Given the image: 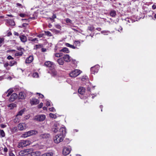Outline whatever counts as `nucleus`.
<instances>
[{
  "mask_svg": "<svg viewBox=\"0 0 156 156\" xmlns=\"http://www.w3.org/2000/svg\"><path fill=\"white\" fill-rule=\"evenodd\" d=\"M40 137L44 140H47L51 139V136L48 133H44L40 135Z\"/></svg>",
  "mask_w": 156,
  "mask_h": 156,
  "instance_id": "nucleus-8",
  "label": "nucleus"
},
{
  "mask_svg": "<svg viewBox=\"0 0 156 156\" xmlns=\"http://www.w3.org/2000/svg\"><path fill=\"white\" fill-rule=\"evenodd\" d=\"M99 68V66L98 65H96L95 66L91 67L90 69L91 73L94 74L97 73L98 72Z\"/></svg>",
  "mask_w": 156,
  "mask_h": 156,
  "instance_id": "nucleus-9",
  "label": "nucleus"
},
{
  "mask_svg": "<svg viewBox=\"0 0 156 156\" xmlns=\"http://www.w3.org/2000/svg\"><path fill=\"white\" fill-rule=\"evenodd\" d=\"M29 151H28V154L26 156H39L41 154L40 151H33L32 149H28Z\"/></svg>",
  "mask_w": 156,
  "mask_h": 156,
  "instance_id": "nucleus-1",
  "label": "nucleus"
},
{
  "mask_svg": "<svg viewBox=\"0 0 156 156\" xmlns=\"http://www.w3.org/2000/svg\"><path fill=\"white\" fill-rule=\"evenodd\" d=\"M17 128L16 127H14L12 128L11 131L12 132H15L17 131Z\"/></svg>",
  "mask_w": 156,
  "mask_h": 156,
  "instance_id": "nucleus-43",
  "label": "nucleus"
},
{
  "mask_svg": "<svg viewBox=\"0 0 156 156\" xmlns=\"http://www.w3.org/2000/svg\"><path fill=\"white\" fill-rule=\"evenodd\" d=\"M17 49L20 51H22L23 52V51H24V49L23 48H20V47H19L17 48Z\"/></svg>",
  "mask_w": 156,
  "mask_h": 156,
  "instance_id": "nucleus-49",
  "label": "nucleus"
},
{
  "mask_svg": "<svg viewBox=\"0 0 156 156\" xmlns=\"http://www.w3.org/2000/svg\"><path fill=\"white\" fill-rule=\"evenodd\" d=\"M9 65L8 63H6L4 64V66L6 68H7V67L9 66Z\"/></svg>",
  "mask_w": 156,
  "mask_h": 156,
  "instance_id": "nucleus-58",
  "label": "nucleus"
},
{
  "mask_svg": "<svg viewBox=\"0 0 156 156\" xmlns=\"http://www.w3.org/2000/svg\"><path fill=\"white\" fill-rule=\"evenodd\" d=\"M152 8L153 9H156V5H153L152 6Z\"/></svg>",
  "mask_w": 156,
  "mask_h": 156,
  "instance_id": "nucleus-63",
  "label": "nucleus"
},
{
  "mask_svg": "<svg viewBox=\"0 0 156 156\" xmlns=\"http://www.w3.org/2000/svg\"><path fill=\"white\" fill-rule=\"evenodd\" d=\"M43 105V103H40V104L38 105V108H41L42 107Z\"/></svg>",
  "mask_w": 156,
  "mask_h": 156,
  "instance_id": "nucleus-50",
  "label": "nucleus"
},
{
  "mask_svg": "<svg viewBox=\"0 0 156 156\" xmlns=\"http://www.w3.org/2000/svg\"><path fill=\"white\" fill-rule=\"evenodd\" d=\"M18 128L20 130H23L26 129V124L23 123H20L18 125Z\"/></svg>",
  "mask_w": 156,
  "mask_h": 156,
  "instance_id": "nucleus-13",
  "label": "nucleus"
},
{
  "mask_svg": "<svg viewBox=\"0 0 156 156\" xmlns=\"http://www.w3.org/2000/svg\"><path fill=\"white\" fill-rule=\"evenodd\" d=\"M28 40L29 41H31L32 42H35V41H38V39L37 38H35L33 39L32 40H30V39H28Z\"/></svg>",
  "mask_w": 156,
  "mask_h": 156,
  "instance_id": "nucleus-46",
  "label": "nucleus"
},
{
  "mask_svg": "<svg viewBox=\"0 0 156 156\" xmlns=\"http://www.w3.org/2000/svg\"><path fill=\"white\" fill-rule=\"evenodd\" d=\"M13 34L14 35L17 36H18L19 35L18 33L15 31L14 32Z\"/></svg>",
  "mask_w": 156,
  "mask_h": 156,
  "instance_id": "nucleus-62",
  "label": "nucleus"
},
{
  "mask_svg": "<svg viewBox=\"0 0 156 156\" xmlns=\"http://www.w3.org/2000/svg\"><path fill=\"white\" fill-rule=\"evenodd\" d=\"M0 136L2 137H5V133L3 130L0 129Z\"/></svg>",
  "mask_w": 156,
  "mask_h": 156,
  "instance_id": "nucleus-32",
  "label": "nucleus"
},
{
  "mask_svg": "<svg viewBox=\"0 0 156 156\" xmlns=\"http://www.w3.org/2000/svg\"><path fill=\"white\" fill-rule=\"evenodd\" d=\"M70 147H65L63 150L62 154L64 155H67L70 153Z\"/></svg>",
  "mask_w": 156,
  "mask_h": 156,
  "instance_id": "nucleus-11",
  "label": "nucleus"
},
{
  "mask_svg": "<svg viewBox=\"0 0 156 156\" xmlns=\"http://www.w3.org/2000/svg\"><path fill=\"white\" fill-rule=\"evenodd\" d=\"M17 94L16 93H13L10 96L9 99L10 102H12L15 100L17 98Z\"/></svg>",
  "mask_w": 156,
  "mask_h": 156,
  "instance_id": "nucleus-12",
  "label": "nucleus"
},
{
  "mask_svg": "<svg viewBox=\"0 0 156 156\" xmlns=\"http://www.w3.org/2000/svg\"><path fill=\"white\" fill-rule=\"evenodd\" d=\"M85 89L83 87L80 88L78 90L79 93L81 94H83L85 92Z\"/></svg>",
  "mask_w": 156,
  "mask_h": 156,
  "instance_id": "nucleus-23",
  "label": "nucleus"
},
{
  "mask_svg": "<svg viewBox=\"0 0 156 156\" xmlns=\"http://www.w3.org/2000/svg\"><path fill=\"white\" fill-rule=\"evenodd\" d=\"M125 20L127 22L126 23L127 24H128V23H133V22H135V21H133L131 19L129 18L125 19Z\"/></svg>",
  "mask_w": 156,
  "mask_h": 156,
  "instance_id": "nucleus-30",
  "label": "nucleus"
},
{
  "mask_svg": "<svg viewBox=\"0 0 156 156\" xmlns=\"http://www.w3.org/2000/svg\"><path fill=\"white\" fill-rule=\"evenodd\" d=\"M59 131L60 132L62 133L59 134L65 137L66 133V128L65 127H62L60 129Z\"/></svg>",
  "mask_w": 156,
  "mask_h": 156,
  "instance_id": "nucleus-15",
  "label": "nucleus"
},
{
  "mask_svg": "<svg viewBox=\"0 0 156 156\" xmlns=\"http://www.w3.org/2000/svg\"><path fill=\"white\" fill-rule=\"evenodd\" d=\"M30 141L28 140H21L19 142L18 147L19 148L23 147L30 145Z\"/></svg>",
  "mask_w": 156,
  "mask_h": 156,
  "instance_id": "nucleus-2",
  "label": "nucleus"
},
{
  "mask_svg": "<svg viewBox=\"0 0 156 156\" xmlns=\"http://www.w3.org/2000/svg\"><path fill=\"white\" fill-rule=\"evenodd\" d=\"M60 51H62L63 52H64L65 53H69V51L68 49L66 47L63 48L62 49L60 50Z\"/></svg>",
  "mask_w": 156,
  "mask_h": 156,
  "instance_id": "nucleus-27",
  "label": "nucleus"
},
{
  "mask_svg": "<svg viewBox=\"0 0 156 156\" xmlns=\"http://www.w3.org/2000/svg\"><path fill=\"white\" fill-rule=\"evenodd\" d=\"M8 149L6 147H5L4 149V151L5 153L7 152L8 151Z\"/></svg>",
  "mask_w": 156,
  "mask_h": 156,
  "instance_id": "nucleus-60",
  "label": "nucleus"
},
{
  "mask_svg": "<svg viewBox=\"0 0 156 156\" xmlns=\"http://www.w3.org/2000/svg\"><path fill=\"white\" fill-rule=\"evenodd\" d=\"M94 29V27L93 26H90L88 27V30L90 31L93 30Z\"/></svg>",
  "mask_w": 156,
  "mask_h": 156,
  "instance_id": "nucleus-42",
  "label": "nucleus"
},
{
  "mask_svg": "<svg viewBox=\"0 0 156 156\" xmlns=\"http://www.w3.org/2000/svg\"><path fill=\"white\" fill-rule=\"evenodd\" d=\"M7 59L9 60L13 59V58L11 56L9 55L7 57Z\"/></svg>",
  "mask_w": 156,
  "mask_h": 156,
  "instance_id": "nucleus-53",
  "label": "nucleus"
},
{
  "mask_svg": "<svg viewBox=\"0 0 156 156\" xmlns=\"http://www.w3.org/2000/svg\"><path fill=\"white\" fill-rule=\"evenodd\" d=\"M65 45L67 47H70L73 49H76V48H77L76 47L74 46H73V45H71L69 43H65Z\"/></svg>",
  "mask_w": 156,
  "mask_h": 156,
  "instance_id": "nucleus-25",
  "label": "nucleus"
},
{
  "mask_svg": "<svg viewBox=\"0 0 156 156\" xmlns=\"http://www.w3.org/2000/svg\"><path fill=\"white\" fill-rule=\"evenodd\" d=\"M22 137H25V138L27 137L29 135H28V132H26L25 133H24L22 135Z\"/></svg>",
  "mask_w": 156,
  "mask_h": 156,
  "instance_id": "nucleus-40",
  "label": "nucleus"
},
{
  "mask_svg": "<svg viewBox=\"0 0 156 156\" xmlns=\"http://www.w3.org/2000/svg\"><path fill=\"white\" fill-rule=\"evenodd\" d=\"M51 71L50 72H49L51 76L54 77H55L57 75V72L56 70L54 69L51 70Z\"/></svg>",
  "mask_w": 156,
  "mask_h": 156,
  "instance_id": "nucleus-21",
  "label": "nucleus"
},
{
  "mask_svg": "<svg viewBox=\"0 0 156 156\" xmlns=\"http://www.w3.org/2000/svg\"><path fill=\"white\" fill-rule=\"evenodd\" d=\"M13 90H7V92H9L11 94L13 92Z\"/></svg>",
  "mask_w": 156,
  "mask_h": 156,
  "instance_id": "nucleus-64",
  "label": "nucleus"
},
{
  "mask_svg": "<svg viewBox=\"0 0 156 156\" xmlns=\"http://www.w3.org/2000/svg\"><path fill=\"white\" fill-rule=\"evenodd\" d=\"M54 153L52 152L46 153L41 155V156H53Z\"/></svg>",
  "mask_w": 156,
  "mask_h": 156,
  "instance_id": "nucleus-22",
  "label": "nucleus"
},
{
  "mask_svg": "<svg viewBox=\"0 0 156 156\" xmlns=\"http://www.w3.org/2000/svg\"><path fill=\"white\" fill-rule=\"evenodd\" d=\"M49 116L50 117L54 119L56 118V115L51 113L49 114Z\"/></svg>",
  "mask_w": 156,
  "mask_h": 156,
  "instance_id": "nucleus-41",
  "label": "nucleus"
},
{
  "mask_svg": "<svg viewBox=\"0 0 156 156\" xmlns=\"http://www.w3.org/2000/svg\"><path fill=\"white\" fill-rule=\"evenodd\" d=\"M26 16V15L24 13H20V16L22 17H24Z\"/></svg>",
  "mask_w": 156,
  "mask_h": 156,
  "instance_id": "nucleus-55",
  "label": "nucleus"
},
{
  "mask_svg": "<svg viewBox=\"0 0 156 156\" xmlns=\"http://www.w3.org/2000/svg\"><path fill=\"white\" fill-rule=\"evenodd\" d=\"M64 61L68 62L71 61V58L69 55L66 54L63 57Z\"/></svg>",
  "mask_w": 156,
  "mask_h": 156,
  "instance_id": "nucleus-14",
  "label": "nucleus"
},
{
  "mask_svg": "<svg viewBox=\"0 0 156 156\" xmlns=\"http://www.w3.org/2000/svg\"><path fill=\"white\" fill-rule=\"evenodd\" d=\"M49 110L51 112H54L55 111V109L53 107L50 108Z\"/></svg>",
  "mask_w": 156,
  "mask_h": 156,
  "instance_id": "nucleus-51",
  "label": "nucleus"
},
{
  "mask_svg": "<svg viewBox=\"0 0 156 156\" xmlns=\"http://www.w3.org/2000/svg\"><path fill=\"white\" fill-rule=\"evenodd\" d=\"M66 21L67 23H71L72 22V21L69 18L66 19Z\"/></svg>",
  "mask_w": 156,
  "mask_h": 156,
  "instance_id": "nucleus-52",
  "label": "nucleus"
},
{
  "mask_svg": "<svg viewBox=\"0 0 156 156\" xmlns=\"http://www.w3.org/2000/svg\"><path fill=\"white\" fill-rule=\"evenodd\" d=\"M47 51V49L45 48H42L41 49V51L42 52H45Z\"/></svg>",
  "mask_w": 156,
  "mask_h": 156,
  "instance_id": "nucleus-57",
  "label": "nucleus"
},
{
  "mask_svg": "<svg viewBox=\"0 0 156 156\" xmlns=\"http://www.w3.org/2000/svg\"><path fill=\"white\" fill-rule=\"evenodd\" d=\"M56 15L55 14H53L51 17L50 18V19L51 20H54V19L56 18ZM54 21V20H53Z\"/></svg>",
  "mask_w": 156,
  "mask_h": 156,
  "instance_id": "nucleus-45",
  "label": "nucleus"
},
{
  "mask_svg": "<svg viewBox=\"0 0 156 156\" xmlns=\"http://www.w3.org/2000/svg\"><path fill=\"white\" fill-rule=\"evenodd\" d=\"M101 33L102 34H103L104 35H108V34H109L110 33V32L109 31L104 30L102 31L101 32Z\"/></svg>",
  "mask_w": 156,
  "mask_h": 156,
  "instance_id": "nucleus-38",
  "label": "nucleus"
},
{
  "mask_svg": "<svg viewBox=\"0 0 156 156\" xmlns=\"http://www.w3.org/2000/svg\"><path fill=\"white\" fill-rule=\"evenodd\" d=\"M8 107L10 108V109L11 110L13 109L14 107L16 106V104L14 103H11L8 105Z\"/></svg>",
  "mask_w": 156,
  "mask_h": 156,
  "instance_id": "nucleus-26",
  "label": "nucleus"
},
{
  "mask_svg": "<svg viewBox=\"0 0 156 156\" xmlns=\"http://www.w3.org/2000/svg\"><path fill=\"white\" fill-rule=\"evenodd\" d=\"M46 117L44 115H36L34 117V119L38 121H43L45 119Z\"/></svg>",
  "mask_w": 156,
  "mask_h": 156,
  "instance_id": "nucleus-7",
  "label": "nucleus"
},
{
  "mask_svg": "<svg viewBox=\"0 0 156 156\" xmlns=\"http://www.w3.org/2000/svg\"><path fill=\"white\" fill-rule=\"evenodd\" d=\"M21 41L23 42H25L27 41V37L24 35H21L20 36Z\"/></svg>",
  "mask_w": 156,
  "mask_h": 156,
  "instance_id": "nucleus-18",
  "label": "nucleus"
},
{
  "mask_svg": "<svg viewBox=\"0 0 156 156\" xmlns=\"http://www.w3.org/2000/svg\"><path fill=\"white\" fill-rule=\"evenodd\" d=\"M26 97L25 94L23 92H20L18 97L19 99H23L25 98Z\"/></svg>",
  "mask_w": 156,
  "mask_h": 156,
  "instance_id": "nucleus-19",
  "label": "nucleus"
},
{
  "mask_svg": "<svg viewBox=\"0 0 156 156\" xmlns=\"http://www.w3.org/2000/svg\"><path fill=\"white\" fill-rule=\"evenodd\" d=\"M5 93H6V94L8 93L6 95L7 97L9 96L11 94L10 93V92H7V91L6 92H5Z\"/></svg>",
  "mask_w": 156,
  "mask_h": 156,
  "instance_id": "nucleus-61",
  "label": "nucleus"
},
{
  "mask_svg": "<svg viewBox=\"0 0 156 156\" xmlns=\"http://www.w3.org/2000/svg\"><path fill=\"white\" fill-rule=\"evenodd\" d=\"M65 137L62 135L58 134L56 135L54 138V142L56 144H58L62 141Z\"/></svg>",
  "mask_w": 156,
  "mask_h": 156,
  "instance_id": "nucleus-3",
  "label": "nucleus"
},
{
  "mask_svg": "<svg viewBox=\"0 0 156 156\" xmlns=\"http://www.w3.org/2000/svg\"><path fill=\"white\" fill-rule=\"evenodd\" d=\"M29 149H27L20 151L19 152V154L20 155L24 156L28 154V151H29Z\"/></svg>",
  "mask_w": 156,
  "mask_h": 156,
  "instance_id": "nucleus-17",
  "label": "nucleus"
},
{
  "mask_svg": "<svg viewBox=\"0 0 156 156\" xmlns=\"http://www.w3.org/2000/svg\"><path fill=\"white\" fill-rule=\"evenodd\" d=\"M74 43L76 46H80V42L79 41H76Z\"/></svg>",
  "mask_w": 156,
  "mask_h": 156,
  "instance_id": "nucleus-35",
  "label": "nucleus"
},
{
  "mask_svg": "<svg viewBox=\"0 0 156 156\" xmlns=\"http://www.w3.org/2000/svg\"><path fill=\"white\" fill-rule=\"evenodd\" d=\"M29 136L35 134L37 132L34 130H30L27 132Z\"/></svg>",
  "mask_w": 156,
  "mask_h": 156,
  "instance_id": "nucleus-28",
  "label": "nucleus"
},
{
  "mask_svg": "<svg viewBox=\"0 0 156 156\" xmlns=\"http://www.w3.org/2000/svg\"><path fill=\"white\" fill-rule=\"evenodd\" d=\"M25 108H23V109L19 111L16 115V117H17L19 115H22L23 114L24 112L25 111Z\"/></svg>",
  "mask_w": 156,
  "mask_h": 156,
  "instance_id": "nucleus-24",
  "label": "nucleus"
},
{
  "mask_svg": "<svg viewBox=\"0 0 156 156\" xmlns=\"http://www.w3.org/2000/svg\"><path fill=\"white\" fill-rule=\"evenodd\" d=\"M44 65L48 67L50 70L54 69L55 66V65L53 62L49 61L46 62L44 63Z\"/></svg>",
  "mask_w": 156,
  "mask_h": 156,
  "instance_id": "nucleus-5",
  "label": "nucleus"
},
{
  "mask_svg": "<svg viewBox=\"0 0 156 156\" xmlns=\"http://www.w3.org/2000/svg\"><path fill=\"white\" fill-rule=\"evenodd\" d=\"M8 23L11 26H13L15 24L14 21L12 20H8Z\"/></svg>",
  "mask_w": 156,
  "mask_h": 156,
  "instance_id": "nucleus-29",
  "label": "nucleus"
},
{
  "mask_svg": "<svg viewBox=\"0 0 156 156\" xmlns=\"http://www.w3.org/2000/svg\"><path fill=\"white\" fill-rule=\"evenodd\" d=\"M59 128V124L56 122H53V124L52 126L51 130L54 133H56L58 131Z\"/></svg>",
  "mask_w": 156,
  "mask_h": 156,
  "instance_id": "nucleus-4",
  "label": "nucleus"
},
{
  "mask_svg": "<svg viewBox=\"0 0 156 156\" xmlns=\"http://www.w3.org/2000/svg\"><path fill=\"white\" fill-rule=\"evenodd\" d=\"M81 72V71L80 70L75 69L69 73V76L71 77H75L80 74Z\"/></svg>",
  "mask_w": 156,
  "mask_h": 156,
  "instance_id": "nucleus-6",
  "label": "nucleus"
},
{
  "mask_svg": "<svg viewBox=\"0 0 156 156\" xmlns=\"http://www.w3.org/2000/svg\"><path fill=\"white\" fill-rule=\"evenodd\" d=\"M88 79V78L87 76H82V78L81 79V80L82 81H86V80H87Z\"/></svg>",
  "mask_w": 156,
  "mask_h": 156,
  "instance_id": "nucleus-37",
  "label": "nucleus"
},
{
  "mask_svg": "<svg viewBox=\"0 0 156 156\" xmlns=\"http://www.w3.org/2000/svg\"><path fill=\"white\" fill-rule=\"evenodd\" d=\"M57 62L59 65H63L64 63V60L63 58H60L57 59Z\"/></svg>",
  "mask_w": 156,
  "mask_h": 156,
  "instance_id": "nucleus-20",
  "label": "nucleus"
},
{
  "mask_svg": "<svg viewBox=\"0 0 156 156\" xmlns=\"http://www.w3.org/2000/svg\"><path fill=\"white\" fill-rule=\"evenodd\" d=\"M17 64V62L14 61H11L9 64L10 66H13Z\"/></svg>",
  "mask_w": 156,
  "mask_h": 156,
  "instance_id": "nucleus-36",
  "label": "nucleus"
},
{
  "mask_svg": "<svg viewBox=\"0 0 156 156\" xmlns=\"http://www.w3.org/2000/svg\"><path fill=\"white\" fill-rule=\"evenodd\" d=\"M45 34L48 36H52L51 33L49 31H44Z\"/></svg>",
  "mask_w": 156,
  "mask_h": 156,
  "instance_id": "nucleus-39",
  "label": "nucleus"
},
{
  "mask_svg": "<svg viewBox=\"0 0 156 156\" xmlns=\"http://www.w3.org/2000/svg\"><path fill=\"white\" fill-rule=\"evenodd\" d=\"M6 125L5 124H1L0 125V127L2 128H5L6 127Z\"/></svg>",
  "mask_w": 156,
  "mask_h": 156,
  "instance_id": "nucleus-56",
  "label": "nucleus"
},
{
  "mask_svg": "<svg viewBox=\"0 0 156 156\" xmlns=\"http://www.w3.org/2000/svg\"><path fill=\"white\" fill-rule=\"evenodd\" d=\"M32 76L34 78H38L39 77L38 73L37 72H35L33 73Z\"/></svg>",
  "mask_w": 156,
  "mask_h": 156,
  "instance_id": "nucleus-34",
  "label": "nucleus"
},
{
  "mask_svg": "<svg viewBox=\"0 0 156 156\" xmlns=\"http://www.w3.org/2000/svg\"><path fill=\"white\" fill-rule=\"evenodd\" d=\"M46 105L47 106H49L50 105V101L49 100H47L46 103Z\"/></svg>",
  "mask_w": 156,
  "mask_h": 156,
  "instance_id": "nucleus-48",
  "label": "nucleus"
},
{
  "mask_svg": "<svg viewBox=\"0 0 156 156\" xmlns=\"http://www.w3.org/2000/svg\"><path fill=\"white\" fill-rule=\"evenodd\" d=\"M42 47V45L39 44L36 45V49L41 48Z\"/></svg>",
  "mask_w": 156,
  "mask_h": 156,
  "instance_id": "nucleus-47",
  "label": "nucleus"
},
{
  "mask_svg": "<svg viewBox=\"0 0 156 156\" xmlns=\"http://www.w3.org/2000/svg\"><path fill=\"white\" fill-rule=\"evenodd\" d=\"M23 52H22V51H20V52H17L15 54V55L16 56H22L23 55Z\"/></svg>",
  "mask_w": 156,
  "mask_h": 156,
  "instance_id": "nucleus-33",
  "label": "nucleus"
},
{
  "mask_svg": "<svg viewBox=\"0 0 156 156\" xmlns=\"http://www.w3.org/2000/svg\"><path fill=\"white\" fill-rule=\"evenodd\" d=\"M55 26L56 28L58 29H60L61 27V26L59 24H55Z\"/></svg>",
  "mask_w": 156,
  "mask_h": 156,
  "instance_id": "nucleus-44",
  "label": "nucleus"
},
{
  "mask_svg": "<svg viewBox=\"0 0 156 156\" xmlns=\"http://www.w3.org/2000/svg\"><path fill=\"white\" fill-rule=\"evenodd\" d=\"M37 94H39V96L40 98H43V97H44V95L43 94H41L40 93H37Z\"/></svg>",
  "mask_w": 156,
  "mask_h": 156,
  "instance_id": "nucleus-54",
  "label": "nucleus"
},
{
  "mask_svg": "<svg viewBox=\"0 0 156 156\" xmlns=\"http://www.w3.org/2000/svg\"><path fill=\"white\" fill-rule=\"evenodd\" d=\"M55 57H59L60 55H59V53H56L55 54Z\"/></svg>",
  "mask_w": 156,
  "mask_h": 156,
  "instance_id": "nucleus-59",
  "label": "nucleus"
},
{
  "mask_svg": "<svg viewBox=\"0 0 156 156\" xmlns=\"http://www.w3.org/2000/svg\"><path fill=\"white\" fill-rule=\"evenodd\" d=\"M34 59V58L33 56H30L27 58L25 60V62L26 63H30Z\"/></svg>",
  "mask_w": 156,
  "mask_h": 156,
  "instance_id": "nucleus-16",
  "label": "nucleus"
},
{
  "mask_svg": "<svg viewBox=\"0 0 156 156\" xmlns=\"http://www.w3.org/2000/svg\"><path fill=\"white\" fill-rule=\"evenodd\" d=\"M39 103V100L35 98H32L30 100V104L32 105H37Z\"/></svg>",
  "mask_w": 156,
  "mask_h": 156,
  "instance_id": "nucleus-10",
  "label": "nucleus"
},
{
  "mask_svg": "<svg viewBox=\"0 0 156 156\" xmlns=\"http://www.w3.org/2000/svg\"><path fill=\"white\" fill-rule=\"evenodd\" d=\"M116 14V12L114 10L111 11L110 12V16L113 17H114L115 16Z\"/></svg>",
  "mask_w": 156,
  "mask_h": 156,
  "instance_id": "nucleus-31",
  "label": "nucleus"
}]
</instances>
